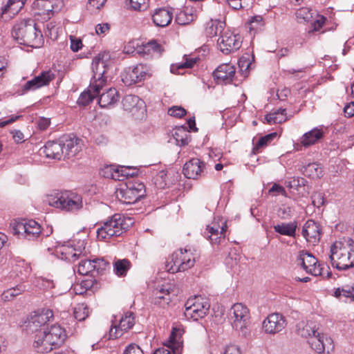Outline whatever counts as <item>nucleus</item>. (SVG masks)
<instances>
[{"mask_svg": "<svg viewBox=\"0 0 354 354\" xmlns=\"http://www.w3.org/2000/svg\"><path fill=\"white\" fill-rule=\"evenodd\" d=\"M12 37L21 45L39 48L44 43L41 30L31 19L17 21L12 30Z\"/></svg>", "mask_w": 354, "mask_h": 354, "instance_id": "obj_1", "label": "nucleus"}, {"mask_svg": "<svg viewBox=\"0 0 354 354\" xmlns=\"http://www.w3.org/2000/svg\"><path fill=\"white\" fill-rule=\"evenodd\" d=\"M330 259L333 267L337 270H347L354 267V241L344 238L335 241L330 247Z\"/></svg>", "mask_w": 354, "mask_h": 354, "instance_id": "obj_2", "label": "nucleus"}, {"mask_svg": "<svg viewBox=\"0 0 354 354\" xmlns=\"http://www.w3.org/2000/svg\"><path fill=\"white\" fill-rule=\"evenodd\" d=\"M131 218L120 214H115L97 230L99 241H106L113 236H119L132 225Z\"/></svg>", "mask_w": 354, "mask_h": 354, "instance_id": "obj_3", "label": "nucleus"}, {"mask_svg": "<svg viewBox=\"0 0 354 354\" xmlns=\"http://www.w3.org/2000/svg\"><path fill=\"white\" fill-rule=\"evenodd\" d=\"M49 205L66 212H75L83 207L82 198L71 191L56 192L47 196Z\"/></svg>", "mask_w": 354, "mask_h": 354, "instance_id": "obj_4", "label": "nucleus"}, {"mask_svg": "<svg viewBox=\"0 0 354 354\" xmlns=\"http://www.w3.org/2000/svg\"><path fill=\"white\" fill-rule=\"evenodd\" d=\"M199 257L196 250L180 249L172 254L171 261L166 264V269L171 273L185 271L194 266Z\"/></svg>", "mask_w": 354, "mask_h": 354, "instance_id": "obj_5", "label": "nucleus"}, {"mask_svg": "<svg viewBox=\"0 0 354 354\" xmlns=\"http://www.w3.org/2000/svg\"><path fill=\"white\" fill-rule=\"evenodd\" d=\"M232 326L242 336L250 334V314L248 308L241 304H234L231 309Z\"/></svg>", "mask_w": 354, "mask_h": 354, "instance_id": "obj_6", "label": "nucleus"}, {"mask_svg": "<svg viewBox=\"0 0 354 354\" xmlns=\"http://www.w3.org/2000/svg\"><path fill=\"white\" fill-rule=\"evenodd\" d=\"M110 56L108 53H100L96 56L92 62L93 82L94 83V91L97 92L98 89H102L106 81L104 74L106 73L109 64L110 62Z\"/></svg>", "mask_w": 354, "mask_h": 354, "instance_id": "obj_7", "label": "nucleus"}, {"mask_svg": "<svg viewBox=\"0 0 354 354\" xmlns=\"http://www.w3.org/2000/svg\"><path fill=\"white\" fill-rule=\"evenodd\" d=\"M297 265L301 266L307 273L314 276H322L330 278L331 272L328 271L329 268L326 266V275L325 276V268L321 264H317L318 261L310 253L301 250L299 252L297 258Z\"/></svg>", "mask_w": 354, "mask_h": 354, "instance_id": "obj_8", "label": "nucleus"}, {"mask_svg": "<svg viewBox=\"0 0 354 354\" xmlns=\"http://www.w3.org/2000/svg\"><path fill=\"white\" fill-rule=\"evenodd\" d=\"M12 233L20 239L28 241L38 240L41 234V225L34 220L15 222L12 225Z\"/></svg>", "mask_w": 354, "mask_h": 354, "instance_id": "obj_9", "label": "nucleus"}, {"mask_svg": "<svg viewBox=\"0 0 354 354\" xmlns=\"http://www.w3.org/2000/svg\"><path fill=\"white\" fill-rule=\"evenodd\" d=\"M185 307V316L187 319L198 320L207 315L210 304L207 299L201 296H195L186 301Z\"/></svg>", "mask_w": 354, "mask_h": 354, "instance_id": "obj_10", "label": "nucleus"}, {"mask_svg": "<svg viewBox=\"0 0 354 354\" xmlns=\"http://www.w3.org/2000/svg\"><path fill=\"white\" fill-rule=\"evenodd\" d=\"M145 194V186L143 183L138 182H129L116 192L118 198L126 204L135 203Z\"/></svg>", "mask_w": 354, "mask_h": 354, "instance_id": "obj_11", "label": "nucleus"}, {"mask_svg": "<svg viewBox=\"0 0 354 354\" xmlns=\"http://www.w3.org/2000/svg\"><path fill=\"white\" fill-rule=\"evenodd\" d=\"M84 250L83 241H78L77 244L74 242L59 243L55 247V253L59 258L73 262L84 255Z\"/></svg>", "mask_w": 354, "mask_h": 354, "instance_id": "obj_12", "label": "nucleus"}, {"mask_svg": "<svg viewBox=\"0 0 354 354\" xmlns=\"http://www.w3.org/2000/svg\"><path fill=\"white\" fill-rule=\"evenodd\" d=\"M64 6L63 0H35L32 3L35 14L42 17L44 20L50 19Z\"/></svg>", "mask_w": 354, "mask_h": 354, "instance_id": "obj_13", "label": "nucleus"}, {"mask_svg": "<svg viewBox=\"0 0 354 354\" xmlns=\"http://www.w3.org/2000/svg\"><path fill=\"white\" fill-rule=\"evenodd\" d=\"M149 66L138 64L127 68L122 74V80L126 85L131 86L144 80L149 75Z\"/></svg>", "mask_w": 354, "mask_h": 354, "instance_id": "obj_14", "label": "nucleus"}, {"mask_svg": "<svg viewBox=\"0 0 354 354\" xmlns=\"http://www.w3.org/2000/svg\"><path fill=\"white\" fill-rule=\"evenodd\" d=\"M241 42L239 35H235L227 30L218 39L217 45L223 53L227 55L239 49Z\"/></svg>", "mask_w": 354, "mask_h": 354, "instance_id": "obj_15", "label": "nucleus"}, {"mask_svg": "<svg viewBox=\"0 0 354 354\" xmlns=\"http://www.w3.org/2000/svg\"><path fill=\"white\" fill-rule=\"evenodd\" d=\"M55 77V74L50 70L43 71L39 75L26 82L21 87V94L35 91L42 86H47Z\"/></svg>", "mask_w": 354, "mask_h": 354, "instance_id": "obj_16", "label": "nucleus"}, {"mask_svg": "<svg viewBox=\"0 0 354 354\" xmlns=\"http://www.w3.org/2000/svg\"><path fill=\"white\" fill-rule=\"evenodd\" d=\"M175 295L174 286L170 283H165L154 290L153 302L156 306L165 308Z\"/></svg>", "mask_w": 354, "mask_h": 354, "instance_id": "obj_17", "label": "nucleus"}, {"mask_svg": "<svg viewBox=\"0 0 354 354\" xmlns=\"http://www.w3.org/2000/svg\"><path fill=\"white\" fill-rule=\"evenodd\" d=\"M308 342L310 347L318 354L324 353L325 351L330 353L333 349L332 339L324 335H320L319 333L310 337Z\"/></svg>", "mask_w": 354, "mask_h": 354, "instance_id": "obj_18", "label": "nucleus"}, {"mask_svg": "<svg viewBox=\"0 0 354 354\" xmlns=\"http://www.w3.org/2000/svg\"><path fill=\"white\" fill-rule=\"evenodd\" d=\"M286 326V320L282 315L272 313L268 316L263 322V328L266 333L275 334L282 330Z\"/></svg>", "mask_w": 354, "mask_h": 354, "instance_id": "obj_19", "label": "nucleus"}, {"mask_svg": "<svg viewBox=\"0 0 354 354\" xmlns=\"http://www.w3.org/2000/svg\"><path fill=\"white\" fill-rule=\"evenodd\" d=\"M227 230V225L225 222L222 223L221 226L218 223L213 222L210 225H207L204 231V236L213 244L219 243L225 237V232Z\"/></svg>", "mask_w": 354, "mask_h": 354, "instance_id": "obj_20", "label": "nucleus"}, {"mask_svg": "<svg viewBox=\"0 0 354 354\" xmlns=\"http://www.w3.org/2000/svg\"><path fill=\"white\" fill-rule=\"evenodd\" d=\"M235 75V68L230 64H223L218 66L213 73L214 80L218 84L230 83Z\"/></svg>", "mask_w": 354, "mask_h": 354, "instance_id": "obj_21", "label": "nucleus"}, {"mask_svg": "<svg viewBox=\"0 0 354 354\" xmlns=\"http://www.w3.org/2000/svg\"><path fill=\"white\" fill-rule=\"evenodd\" d=\"M205 163L198 158H192L183 167V174L187 178L196 179L204 172Z\"/></svg>", "mask_w": 354, "mask_h": 354, "instance_id": "obj_22", "label": "nucleus"}, {"mask_svg": "<svg viewBox=\"0 0 354 354\" xmlns=\"http://www.w3.org/2000/svg\"><path fill=\"white\" fill-rule=\"evenodd\" d=\"M144 102L137 95H127L124 97L122 104L124 110L136 115L139 112L144 113L145 106Z\"/></svg>", "mask_w": 354, "mask_h": 354, "instance_id": "obj_23", "label": "nucleus"}, {"mask_svg": "<svg viewBox=\"0 0 354 354\" xmlns=\"http://www.w3.org/2000/svg\"><path fill=\"white\" fill-rule=\"evenodd\" d=\"M53 313L50 309H42L40 311L35 312L30 316L28 320V326L31 330H37L38 328L46 324L53 318Z\"/></svg>", "mask_w": 354, "mask_h": 354, "instance_id": "obj_24", "label": "nucleus"}, {"mask_svg": "<svg viewBox=\"0 0 354 354\" xmlns=\"http://www.w3.org/2000/svg\"><path fill=\"white\" fill-rule=\"evenodd\" d=\"M134 325V317L133 314L129 313L124 317H122L118 326H114L113 328H111L109 331V339H116L122 335L124 332L131 329Z\"/></svg>", "mask_w": 354, "mask_h": 354, "instance_id": "obj_25", "label": "nucleus"}, {"mask_svg": "<svg viewBox=\"0 0 354 354\" xmlns=\"http://www.w3.org/2000/svg\"><path fill=\"white\" fill-rule=\"evenodd\" d=\"M302 235L308 242L313 245L318 243L320 239L319 225L313 220H308L303 227Z\"/></svg>", "mask_w": 354, "mask_h": 354, "instance_id": "obj_26", "label": "nucleus"}, {"mask_svg": "<svg viewBox=\"0 0 354 354\" xmlns=\"http://www.w3.org/2000/svg\"><path fill=\"white\" fill-rule=\"evenodd\" d=\"M43 333L46 335L47 340L51 341L55 346L61 345L66 338L65 330L57 324L51 326Z\"/></svg>", "mask_w": 354, "mask_h": 354, "instance_id": "obj_27", "label": "nucleus"}, {"mask_svg": "<svg viewBox=\"0 0 354 354\" xmlns=\"http://www.w3.org/2000/svg\"><path fill=\"white\" fill-rule=\"evenodd\" d=\"M43 153L47 158L61 160L64 158V149H62L61 140L57 141H48L44 145Z\"/></svg>", "mask_w": 354, "mask_h": 354, "instance_id": "obj_28", "label": "nucleus"}, {"mask_svg": "<svg viewBox=\"0 0 354 354\" xmlns=\"http://www.w3.org/2000/svg\"><path fill=\"white\" fill-rule=\"evenodd\" d=\"M62 149H64V158L75 156L80 150L79 140L75 137H62L60 138Z\"/></svg>", "mask_w": 354, "mask_h": 354, "instance_id": "obj_29", "label": "nucleus"}, {"mask_svg": "<svg viewBox=\"0 0 354 354\" xmlns=\"http://www.w3.org/2000/svg\"><path fill=\"white\" fill-rule=\"evenodd\" d=\"M173 13L169 9L159 8L155 10L152 15V20L154 24L158 27H166L171 21Z\"/></svg>", "mask_w": 354, "mask_h": 354, "instance_id": "obj_30", "label": "nucleus"}, {"mask_svg": "<svg viewBox=\"0 0 354 354\" xmlns=\"http://www.w3.org/2000/svg\"><path fill=\"white\" fill-rule=\"evenodd\" d=\"M324 136L322 129L315 127L312 130L305 133L300 138V143L304 147H308L316 144Z\"/></svg>", "mask_w": 354, "mask_h": 354, "instance_id": "obj_31", "label": "nucleus"}, {"mask_svg": "<svg viewBox=\"0 0 354 354\" xmlns=\"http://www.w3.org/2000/svg\"><path fill=\"white\" fill-rule=\"evenodd\" d=\"M33 346L37 352L41 353L50 352L56 347L51 341L47 340L46 335L43 332L35 335Z\"/></svg>", "mask_w": 354, "mask_h": 354, "instance_id": "obj_32", "label": "nucleus"}, {"mask_svg": "<svg viewBox=\"0 0 354 354\" xmlns=\"http://www.w3.org/2000/svg\"><path fill=\"white\" fill-rule=\"evenodd\" d=\"M171 171H165L161 170L157 173L153 178V182L156 187L158 189H165L167 187H169L170 185L174 183L178 179V175L177 174L176 178H174L173 179H170L169 176H171Z\"/></svg>", "mask_w": 354, "mask_h": 354, "instance_id": "obj_33", "label": "nucleus"}, {"mask_svg": "<svg viewBox=\"0 0 354 354\" xmlns=\"http://www.w3.org/2000/svg\"><path fill=\"white\" fill-rule=\"evenodd\" d=\"M100 95L98 104L102 108H107L118 101V92L115 88H110Z\"/></svg>", "mask_w": 354, "mask_h": 354, "instance_id": "obj_34", "label": "nucleus"}, {"mask_svg": "<svg viewBox=\"0 0 354 354\" xmlns=\"http://www.w3.org/2000/svg\"><path fill=\"white\" fill-rule=\"evenodd\" d=\"M225 26V23L221 20H212L211 19L209 21L206 23L205 26V34L207 37L212 38L214 37L219 35H222L223 33L224 28Z\"/></svg>", "mask_w": 354, "mask_h": 354, "instance_id": "obj_35", "label": "nucleus"}, {"mask_svg": "<svg viewBox=\"0 0 354 354\" xmlns=\"http://www.w3.org/2000/svg\"><path fill=\"white\" fill-rule=\"evenodd\" d=\"M25 0H8L7 3L1 8L0 18L3 19V15L9 14L8 18L16 15L24 5Z\"/></svg>", "mask_w": 354, "mask_h": 354, "instance_id": "obj_36", "label": "nucleus"}, {"mask_svg": "<svg viewBox=\"0 0 354 354\" xmlns=\"http://www.w3.org/2000/svg\"><path fill=\"white\" fill-rule=\"evenodd\" d=\"M172 136L179 146H185L190 141V133L186 127H178L173 130Z\"/></svg>", "mask_w": 354, "mask_h": 354, "instance_id": "obj_37", "label": "nucleus"}, {"mask_svg": "<svg viewBox=\"0 0 354 354\" xmlns=\"http://www.w3.org/2000/svg\"><path fill=\"white\" fill-rule=\"evenodd\" d=\"M274 232L280 234L281 235L295 237L296 230L297 228V222L282 223L277 224L273 227Z\"/></svg>", "mask_w": 354, "mask_h": 354, "instance_id": "obj_38", "label": "nucleus"}, {"mask_svg": "<svg viewBox=\"0 0 354 354\" xmlns=\"http://www.w3.org/2000/svg\"><path fill=\"white\" fill-rule=\"evenodd\" d=\"M180 343L176 342L174 333L172 332L169 337V345L167 348L162 347L156 349L153 354H171V351L174 354H180Z\"/></svg>", "mask_w": 354, "mask_h": 354, "instance_id": "obj_39", "label": "nucleus"}, {"mask_svg": "<svg viewBox=\"0 0 354 354\" xmlns=\"http://www.w3.org/2000/svg\"><path fill=\"white\" fill-rule=\"evenodd\" d=\"M196 19V15H194L191 8H186L184 10H180L177 12L175 18V21L180 26H185L192 22Z\"/></svg>", "mask_w": 354, "mask_h": 354, "instance_id": "obj_40", "label": "nucleus"}, {"mask_svg": "<svg viewBox=\"0 0 354 354\" xmlns=\"http://www.w3.org/2000/svg\"><path fill=\"white\" fill-rule=\"evenodd\" d=\"M334 296L340 301L346 302L348 300H354V288L351 286H343L337 288L334 291Z\"/></svg>", "mask_w": 354, "mask_h": 354, "instance_id": "obj_41", "label": "nucleus"}, {"mask_svg": "<svg viewBox=\"0 0 354 354\" xmlns=\"http://www.w3.org/2000/svg\"><path fill=\"white\" fill-rule=\"evenodd\" d=\"M94 83H91L89 88L86 91H84L81 93L80 96L77 100V103L83 106H86L89 104L97 96L101 89H98L97 92L94 91Z\"/></svg>", "mask_w": 354, "mask_h": 354, "instance_id": "obj_42", "label": "nucleus"}, {"mask_svg": "<svg viewBox=\"0 0 354 354\" xmlns=\"http://www.w3.org/2000/svg\"><path fill=\"white\" fill-rule=\"evenodd\" d=\"M25 290L26 286L22 283H20L16 286L5 290L2 294V299L5 301H9L21 295Z\"/></svg>", "mask_w": 354, "mask_h": 354, "instance_id": "obj_43", "label": "nucleus"}, {"mask_svg": "<svg viewBox=\"0 0 354 354\" xmlns=\"http://www.w3.org/2000/svg\"><path fill=\"white\" fill-rule=\"evenodd\" d=\"M304 173L313 178H320L322 176L323 169L320 164L313 162L305 167Z\"/></svg>", "mask_w": 354, "mask_h": 354, "instance_id": "obj_44", "label": "nucleus"}, {"mask_svg": "<svg viewBox=\"0 0 354 354\" xmlns=\"http://www.w3.org/2000/svg\"><path fill=\"white\" fill-rule=\"evenodd\" d=\"M74 317L80 322L85 320L89 315V310L85 304H77L73 310Z\"/></svg>", "mask_w": 354, "mask_h": 354, "instance_id": "obj_45", "label": "nucleus"}, {"mask_svg": "<svg viewBox=\"0 0 354 354\" xmlns=\"http://www.w3.org/2000/svg\"><path fill=\"white\" fill-rule=\"evenodd\" d=\"M93 268V259L82 260L78 264L77 272L82 275L91 274L94 276Z\"/></svg>", "mask_w": 354, "mask_h": 354, "instance_id": "obj_46", "label": "nucleus"}, {"mask_svg": "<svg viewBox=\"0 0 354 354\" xmlns=\"http://www.w3.org/2000/svg\"><path fill=\"white\" fill-rule=\"evenodd\" d=\"M118 169V174L120 176V180H118V181H122L128 177H133L137 176L139 171L137 167L125 166H119Z\"/></svg>", "mask_w": 354, "mask_h": 354, "instance_id": "obj_47", "label": "nucleus"}, {"mask_svg": "<svg viewBox=\"0 0 354 354\" xmlns=\"http://www.w3.org/2000/svg\"><path fill=\"white\" fill-rule=\"evenodd\" d=\"M119 166L106 165L101 171L102 175L107 178H111L115 180H120Z\"/></svg>", "mask_w": 354, "mask_h": 354, "instance_id": "obj_48", "label": "nucleus"}, {"mask_svg": "<svg viewBox=\"0 0 354 354\" xmlns=\"http://www.w3.org/2000/svg\"><path fill=\"white\" fill-rule=\"evenodd\" d=\"M297 333L301 337L308 338L309 339L310 337L315 335L318 332L314 328V327L308 324L305 325L299 324L297 326Z\"/></svg>", "mask_w": 354, "mask_h": 354, "instance_id": "obj_49", "label": "nucleus"}, {"mask_svg": "<svg viewBox=\"0 0 354 354\" xmlns=\"http://www.w3.org/2000/svg\"><path fill=\"white\" fill-rule=\"evenodd\" d=\"M131 263L127 259L118 260L114 263L115 272L118 276L125 275L130 268Z\"/></svg>", "mask_w": 354, "mask_h": 354, "instance_id": "obj_50", "label": "nucleus"}, {"mask_svg": "<svg viewBox=\"0 0 354 354\" xmlns=\"http://www.w3.org/2000/svg\"><path fill=\"white\" fill-rule=\"evenodd\" d=\"M109 266V263L104 259L95 258L93 259V274H102Z\"/></svg>", "mask_w": 354, "mask_h": 354, "instance_id": "obj_51", "label": "nucleus"}, {"mask_svg": "<svg viewBox=\"0 0 354 354\" xmlns=\"http://www.w3.org/2000/svg\"><path fill=\"white\" fill-rule=\"evenodd\" d=\"M277 136V133H271L259 138L256 143L254 150L259 151L260 149L267 146Z\"/></svg>", "mask_w": 354, "mask_h": 354, "instance_id": "obj_52", "label": "nucleus"}, {"mask_svg": "<svg viewBox=\"0 0 354 354\" xmlns=\"http://www.w3.org/2000/svg\"><path fill=\"white\" fill-rule=\"evenodd\" d=\"M296 17L298 19L310 21L313 19V12L308 8H301L296 12Z\"/></svg>", "mask_w": 354, "mask_h": 354, "instance_id": "obj_53", "label": "nucleus"}, {"mask_svg": "<svg viewBox=\"0 0 354 354\" xmlns=\"http://www.w3.org/2000/svg\"><path fill=\"white\" fill-rule=\"evenodd\" d=\"M144 50L150 53L151 51L153 53H161L162 47L161 46L156 42L155 40H151L147 42L144 46Z\"/></svg>", "mask_w": 354, "mask_h": 354, "instance_id": "obj_54", "label": "nucleus"}, {"mask_svg": "<svg viewBox=\"0 0 354 354\" xmlns=\"http://www.w3.org/2000/svg\"><path fill=\"white\" fill-rule=\"evenodd\" d=\"M250 29L257 30L263 26V17L260 15L254 16L249 21Z\"/></svg>", "mask_w": 354, "mask_h": 354, "instance_id": "obj_55", "label": "nucleus"}, {"mask_svg": "<svg viewBox=\"0 0 354 354\" xmlns=\"http://www.w3.org/2000/svg\"><path fill=\"white\" fill-rule=\"evenodd\" d=\"M168 114L171 116L180 118L186 114V111L181 106H174L168 109Z\"/></svg>", "mask_w": 354, "mask_h": 354, "instance_id": "obj_56", "label": "nucleus"}, {"mask_svg": "<svg viewBox=\"0 0 354 354\" xmlns=\"http://www.w3.org/2000/svg\"><path fill=\"white\" fill-rule=\"evenodd\" d=\"M312 203L315 207H320L324 205V197L321 193H315L311 196Z\"/></svg>", "mask_w": 354, "mask_h": 354, "instance_id": "obj_57", "label": "nucleus"}, {"mask_svg": "<svg viewBox=\"0 0 354 354\" xmlns=\"http://www.w3.org/2000/svg\"><path fill=\"white\" fill-rule=\"evenodd\" d=\"M147 0H129L131 7L136 10H141L147 8Z\"/></svg>", "mask_w": 354, "mask_h": 354, "instance_id": "obj_58", "label": "nucleus"}, {"mask_svg": "<svg viewBox=\"0 0 354 354\" xmlns=\"http://www.w3.org/2000/svg\"><path fill=\"white\" fill-rule=\"evenodd\" d=\"M278 216L282 219H288L292 216V209L290 207L283 205L278 210Z\"/></svg>", "mask_w": 354, "mask_h": 354, "instance_id": "obj_59", "label": "nucleus"}, {"mask_svg": "<svg viewBox=\"0 0 354 354\" xmlns=\"http://www.w3.org/2000/svg\"><path fill=\"white\" fill-rule=\"evenodd\" d=\"M124 354H144L142 350L136 344H129L124 351Z\"/></svg>", "mask_w": 354, "mask_h": 354, "instance_id": "obj_60", "label": "nucleus"}, {"mask_svg": "<svg viewBox=\"0 0 354 354\" xmlns=\"http://www.w3.org/2000/svg\"><path fill=\"white\" fill-rule=\"evenodd\" d=\"M326 21V18L322 15H317L316 19L313 22V30L315 31L319 30Z\"/></svg>", "mask_w": 354, "mask_h": 354, "instance_id": "obj_61", "label": "nucleus"}, {"mask_svg": "<svg viewBox=\"0 0 354 354\" xmlns=\"http://www.w3.org/2000/svg\"><path fill=\"white\" fill-rule=\"evenodd\" d=\"M71 49L73 52L79 51L82 47V40L71 36Z\"/></svg>", "mask_w": 354, "mask_h": 354, "instance_id": "obj_62", "label": "nucleus"}, {"mask_svg": "<svg viewBox=\"0 0 354 354\" xmlns=\"http://www.w3.org/2000/svg\"><path fill=\"white\" fill-rule=\"evenodd\" d=\"M10 133L12 135V139L14 140L15 142L21 143L24 142V135L20 130H11Z\"/></svg>", "mask_w": 354, "mask_h": 354, "instance_id": "obj_63", "label": "nucleus"}, {"mask_svg": "<svg viewBox=\"0 0 354 354\" xmlns=\"http://www.w3.org/2000/svg\"><path fill=\"white\" fill-rule=\"evenodd\" d=\"M305 180L304 178H293L291 180L286 183L289 188H297L301 185H304Z\"/></svg>", "mask_w": 354, "mask_h": 354, "instance_id": "obj_64", "label": "nucleus"}]
</instances>
